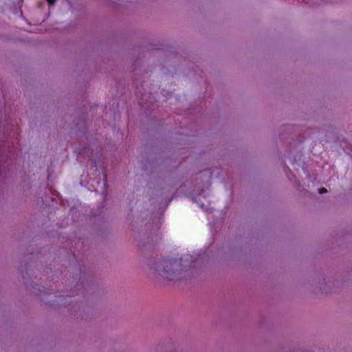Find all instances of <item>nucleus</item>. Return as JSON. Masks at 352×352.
Returning a JSON list of instances; mask_svg holds the SVG:
<instances>
[{"mask_svg":"<svg viewBox=\"0 0 352 352\" xmlns=\"http://www.w3.org/2000/svg\"><path fill=\"white\" fill-rule=\"evenodd\" d=\"M177 263L176 259H164L162 261V265L164 267L163 272L164 274H166L165 276L166 278L172 280L173 278H172V267H173L174 264Z\"/></svg>","mask_w":352,"mask_h":352,"instance_id":"nucleus-1","label":"nucleus"},{"mask_svg":"<svg viewBox=\"0 0 352 352\" xmlns=\"http://www.w3.org/2000/svg\"><path fill=\"white\" fill-rule=\"evenodd\" d=\"M318 192H319L320 194H322L324 192H327V190L326 188H322L319 189Z\"/></svg>","mask_w":352,"mask_h":352,"instance_id":"nucleus-2","label":"nucleus"},{"mask_svg":"<svg viewBox=\"0 0 352 352\" xmlns=\"http://www.w3.org/2000/svg\"><path fill=\"white\" fill-rule=\"evenodd\" d=\"M49 4L54 5L56 0H46Z\"/></svg>","mask_w":352,"mask_h":352,"instance_id":"nucleus-3","label":"nucleus"}]
</instances>
